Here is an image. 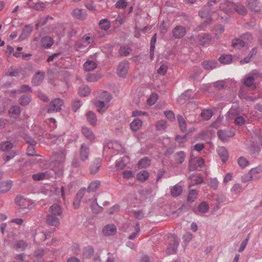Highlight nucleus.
<instances>
[{
    "label": "nucleus",
    "instance_id": "obj_1",
    "mask_svg": "<svg viewBox=\"0 0 262 262\" xmlns=\"http://www.w3.org/2000/svg\"><path fill=\"white\" fill-rule=\"evenodd\" d=\"M168 242L169 244L165 250L166 253L169 255L175 254L179 244L177 237L173 234H170L168 236Z\"/></svg>",
    "mask_w": 262,
    "mask_h": 262
},
{
    "label": "nucleus",
    "instance_id": "obj_2",
    "mask_svg": "<svg viewBox=\"0 0 262 262\" xmlns=\"http://www.w3.org/2000/svg\"><path fill=\"white\" fill-rule=\"evenodd\" d=\"M63 103V100L60 98L53 99L47 106L48 112L51 113L60 112Z\"/></svg>",
    "mask_w": 262,
    "mask_h": 262
},
{
    "label": "nucleus",
    "instance_id": "obj_3",
    "mask_svg": "<svg viewBox=\"0 0 262 262\" xmlns=\"http://www.w3.org/2000/svg\"><path fill=\"white\" fill-rule=\"evenodd\" d=\"M129 69V63L127 60L121 61L117 68V74L120 77L125 78Z\"/></svg>",
    "mask_w": 262,
    "mask_h": 262
},
{
    "label": "nucleus",
    "instance_id": "obj_4",
    "mask_svg": "<svg viewBox=\"0 0 262 262\" xmlns=\"http://www.w3.org/2000/svg\"><path fill=\"white\" fill-rule=\"evenodd\" d=\"M15 203L20 209H30L32 203L31 201L22 195H18L15 199Z\"/></svg>",
    "mask_w": 262,
    "mask_h": 262
},
{
    "label": "nucleus",
    "instance_id": "obj_5",
    "mask_svg": "<svg viewBox=\"0 0 262 262\" xmlns=\"http://www.w3.org/2000/svg\"><path fill=\"white\" fill-rule=\"evenodd\" d=\"M209 7L207 4V6H205L199 12V15L202 18H207V20L205 21L202 26L207 24L211 20V17L212 12L210 10Z\"/></svg>",
    "mask_w": 262,
    "mask_h": 262
},
{
    "label": "nucleus",
    "instance_id": "obj_6",
    "mask_svg": "<svg viewBox=\"0 0 262 262\" xmlns=\"http://www.w3.org/2000/svg\"><path fill=\"white\" fill-rule=\"evenodd\" d=\"M121 148V145L117 142H112L107 143L104 146V151L106 153L114 154V151H119ZM115 154V153H114Z\"/></svg>",
    "mask_w": 262,
    "mask_h": 262
},
{
    "label": "nucleus",
    "instance_id": "obj_7",
    "mask_svg": "<svg viewBox=\"0 0 262 262\" xmlns=\"http://www.w3.org/2000/svg\"><path fill=\"white\" fill-rule=\"evenodd\" d=\"M186 33L185 27L182 25L176 26L172 31L173 37L176 39H180L183 37Z\"/></svg>",
    "mask_w": 262,
    "mask_h": 262
},
{
    "label": "nucleus",
    "instance_id": "obj_8",
    "mask_svg": "<svg viewBox=\"0 0 262 262\" xmlns=\"http://www.w3.org/2000/svg\"><path fill=\"white\" fill-rule=\"evenodd\" d=\"M204 165V161L202 158H198L193 159L192 157L189 160V168L190 170H197L199 168H202Z\"/></svg>",
    "mask_w": 262,
    "mask_h": 262
},
{
    "label": "nucleus",
    "instance_id": "obj_9",
    "mask_svg": "<svg viewBox=\"0 0 262 262\" xmlns=\"http://www.w3.org/2000/svg\"><path fill=\"white\" fill-rule=\"evenodd\" d=\"M33 27L31 25H26L23 29L21 34L18 37L19 41H22L26 39L32 32Z\"/></svg>",
    "mask_w": 262,
    "mask_h": 262
},
{
    "label": "nucleus",
    "instance_id": "obj_10",
    "mask_svg": "<svg viewBox=\"0 0 262 262\" xmlns=\"http://www.w3.org/2000/svg\"><path fill=\"white\" fill-rule=\"evenodd\" d=\"M72 16L79 20H84L86 18V11L83 9L76 8L71 12Z\"/></svg>",
    "mask_w": 262,
    "mask_h": 262
},
{
    "label": "nucleus",
    "instance_id": "obj_11",
    "mask_svg": "<svg viewBox=\"0 0 262 262\" xmlns=\"http://www.w3.org/2000/svg\"><path fill=\"white\" fill-rule=\"evenodd\" d=\"M219 138L223 141H226L228 138L234 136V132L230 129L220 130L217 132Z\"/></svg>",
    "mask_w": 262,
    "mask_h": 262
},
{
    "label": "nucleus",
    "instance_id": "obj_12",
    "mask_svg": "<svg viewBox=\"0 0 262 262\" xmlns=\"http://www.w3.org/2000/svg\"><path fill=\"white\" fill-rule=\"evenodd\" d=\"M58 216V215L49 214L46 217L47 224L51 226H58L60 225V220Z\"/></svg>",
    "mask_w": 262,
    "mask_h": 262
},
{
    "label": "nucleus",
    "instance_id": "obj_13",
    "mask_svg": "<svg viewBox=\"0 0 262 262\" xmlns=\"http://www.w3.org/2000/svg\"><path fill=\"white\" fill-rule=\"evenodd\" d=\"M117 232V228L113 224H108L103 228V233L105 236H113Z\"/></svg>",
    "mask_w": 262,
    "mask_h": 262
},
{
    "label": "nucleus",
    "instance_id": "obj_14",
    "mask_svg": "<svg viewBox=\"0 0 262 262\" xmlns=\"http://www.w3.org/2000/svg\"><path fill=\"white\" fill-rule=\"evenodd\" d=\"M96 97L98 100H103L105 102L109 103L111 100L112 97L110 93L106 91H100L96 94Z\"/></svg>",
    "mask_w": 262,
    "mask_h": 262
},
{
    "label": "nucleus",
    "instance_id": "obj_15",
    "mask_svg": "<svg viewBox=\"0 0 262 262\" xmlns=\"http://www.w3.org/2000/svg\"><path fill=\"white\" fill-rule=\"evenodd\" d=\"M95 105L99 113H103L109 107L110 104L109 103L105 102L103 100H97Z\"/></svg>",
    "mask_w": 262,
    "mask_h": 262
},
{
    "label": "nucleus",
    "instance_id": "obj_16",
    "mask_svg": "<svg viewBox=\"0 0 262 262\" xmlns=\"http://www.w3.org/2000/svg\"><path fill=\"white\" fill-rule=\"evenodd\" d=\"M43 255L44 250L42 248H38L30 257V259L34 262H40V259Z\"/></svg>",
    "mask_w": 262,
    "mask_h": 262
},
{
    "label": "nucleus",
    "instance_id": "obj_17",
    "mask_svg": "<svg viewBox=\"0 0 262 262\" xmlns=\"http://www.w3.org/2000/svg\"><path fill=\"white\" fill-rule=\"evenodd\" d=\"M40 42L42 47L45 49L51 48L54 43L53 39L51 37L47 36L42 37Z\"/></svg>",
    "mask_w": 262,
    "mask_h": 262
},
{
    "label": "nucleus",
    "instance_id": "obj_18",
    "mask_svg": "<svg viewBox=\"0 0 262 262\" xmlns=\"http://www.w3.org/2000/svg\"><path fill=\"white\" fill-rule=\"evenodd\" d=\"M247 7L251 10L258 12L260 8V4L257 0H247Z\"/></svg>",
    "mask_w": 262,
    "mask_h": 262
},
{
    "label": "nucleus",
    "instance_id": "obj_19",
    "mask_svg": "<svg viewBox=\"0 0 262 262\" xmlns=\"http://www.w3.org/2000/svg\"><path fill=\"white\" fill-rule=\"evenodd\" d=\"M234 3H231L229 1H226L224 3L221 4L220 9L224 11L226 13H230L231 10L233 8Z\"/></svg>",
    "mask_w": 262,
    "mask_h": 262
},
{
    "label": "nucleus",
    "instance_id": "obj_20",
    "mask_svg": "<svg viewBox=\"0 0 262 262\" xmlns=\"http://www.w3.org/2000/svg\"><path fill=\"white\" fill-rule=\"evenodd\" d=\"M101 164V160L100 158L95 159L90 166L91 174H96L99 170Z\"/></svg>",
    "mask_w": 262,
    "mask_h": 262
},
{
    "label": "nucleus",
    "instance_id": "obj_21",
    "mask_svg": "<svg viewBox=\"0 0 262 262\" xmlns=\"http://www.w3.org/2000/svg\"><path fill=\"white\" fill-rule=\"evenodd\" d=\"M258 172L257 168L251 169L248 173L243 176L242 177V180L243 182H247L251 180L254 179V174Z\"/></svg>",
    "mask_w": 262,
    "mask_h": 262
},
{
    "label": "nucleus",
    "instance_id": "obj_22",
    "mask_svg": "<svg viewBox=\"0 0 262 262\" xmlns=\"http://www.w3.org/2000/svg\"><path fill=\"white\" fill-rule=\"evenodd\" d=\"M45 76L44 72H38L36 73L32 80V83L34 85H39L42 81Z\"/></svg>",
    "mask_w": 262,
    "mask_h": 262
},
{
    "label": "nucleus",
    "instance_id": "obj_23",
    "mask_svg": "<svg viewBox=\"0 0 262 262\" xmlns=\"http://www.w3.org/2000/svg\"><path fill=\"white\" fill-rule=\"evenodd\" d=\"M66 152L64 149H61L54 152L55 161L59 163L63 162L66 158Z\"/></svg>",
    "mask_w": 262,
    "mask_h": 262
},
{
    "label": "nucleus",
    "instance_id": "obj_24",
    "mask_svg": "<svg viewBox=\"0 0 262 262\" xmlns=\"http://www.w3.org/2000/svg\"><path fill=\"white\" fill-rule=\"evenodd\" d=\"M89 154V147L86 145L83 144L81 146L80 150V158L82 161H85L88 159Z\"/></svg>",
    "mask_w": 262,
    "mask_h": 262
},
{
    "label": "nucleus",
    "instance_id": "obj_25",
    "mask_svg": "<svg viewBox=\"0 0 262 262\" xmlns=\"http://www.w3.org/2000/svg\"><path fill=\"white\" fill-rule=\"evenodd\" d=\"M49 214L60 216L62 214V211L60 206L57 204H54L49 208Z\"/></svg>",
    "mask_w": 262,
    "mask_h": 262
},
{
    "label": "nucleus",
    "instance_id": "obj_26",
    "mask_svg": "<svg viewBox=\"0 0 262 262\" xmlns=\"http://www.w3.org/2000/svg\"><path fill=\"white\" fill-rule=\"evenodd\" d=\"M217 153L223 162H226L228 158V152L227 149L224 147H219L217 149Z\"/></svg>",
    "mask_w": 262,
    "mask_h": 262
},
{
    "label": "nucleus",
    "instance_id": "obj_27",
    "mask_svg": "<svg viewBox=\"0 0 262 262\" xmlns=\"http://www.w3.org/2000/svg\"><path fill=\"white\" fill-rule=\"evenodd\" d=\"M202 64L206 70H212L217 67V62L214 60H208L203 61Z\"/></svg>",
    "mask_w": 262,
    "mask_h": 262
},
{
    "label": "nucleus",
    "instance_id": "obj_28",
    "mask_svg": "<svg viewBox=\"0 0 262 262\" xmlns=\"http://www.w3.org/2000/svg\"><path fill=\"white\" fill-rule=\"evenodd\" d=\"M20 108L17 105L12 106L9 110L10 116L13 118H18L20 114Z\"/></svg>",
    "mask_w": 262,
    "mask_h": 262
},
{
    "label": "nucleus",
    "instance_id": "obj_29",
    "mask_svg": "<svg viewBox=\"0 0 262 262\" xmlns=\"http://www.w3.org/2000/svg\"><path fill=\"white\" fill-rule=\"evenodd\" d=\"M142 124V120L136 118L130 123V127L133 131L136 132L141 128Z\"/></svg>",
    "mask_w": 262,
    "mask_h": 262
},
{
    "label": "nucleus",
    "instance_id": "obj_30",
    "mask_svg": "<svg viewBox=\"0 0 262 262\" xmlns=\"http://www.w3.org/2000/svg\"><path fill=\"white\" fill-rule=\"evenodd\" d=\"M82 133L83 135L89 140L93 141L95 139V136L92 130L88 127H83L82 128Z\"/></svg>",
    "mask_w": 262,
    "mask_h": 262
},
{
    "label": "nucleus",
    "instance_id": "obj_31",
    "mask_svg": "<svg viewBox=\"0 0 262 262\" xmlns=\"http://www.w3.org/2000/svg\"><path fill=\"white\" fill-rule=\"evenodd\" d=\"M236 12L241 15H245L247 13V10L246 7L238 3H234L233 8Z\"/></svg>",
    "mask_w": 262,
    "mask_h": 262
},
{
    "label": "nucleus",
    "instance_id": "obj_32",
    "mask_svg": "<svg viewBox=\"0 0 262 262\" xmlns=\"http://www.w3.org/2000/svg\"><path fill=\"white\" fill-rule=\"evenodd\" d=\"M12 182L10 181H3L0 182V193H4L10 190Z\"/></svg>",
    "mask_w": 262,
    "mask_h": 262
},
{
    "label": "nucleus",
    "instance_id": "obj_33",
    "mask_svg": "<svg viewBox=\"0 0 262 262\" xmlns=\"http://www.w3.org/2000/svg\"><path fill=\"white\" fill-rule=\"evenodd\" d=\"M83 68L84 70L86 71H92L97 68V64L93 60H88L84 63Z\"/></svg>",
    "mask_w": 262,
    "mask_h": 262
},
{
    "label": "nucleus",
    "instance_id": "obj_34",
    "mask_svg": "<svg viewBox=\"0 0 262 262\" xmlns=\"http://www.w3.org/2000/svg\"><path fill=\"white\" fill-rule=\"evenodd\" d=\"M177 119L181 131L183 132H186L187 130V124L183 116L179 114L177 116Z\"/></svg>",
    "mask_w": 262,
    "mask_h": 262
},
{
    "label": "nucleus",
    "instance_id": "obj_35",
    "mask_svg": "<svg viewBox=\"0 0 262 262\" xmlns=\"http://www.w3.org/2000/svg\"><path fill=\"white\" fill-rule=\"evenodd\" d=\"M86 118L91 125L93 126H95L96 125L97 119L96 115L94 112L92 111L88 112L86 113Z\"/></svg>",
    "mask_w": 262,
    "mask_h": 262
},
{
    "label": "nucleus",
    "instance_id": "obj_36",
    "mask_svg": "<svg viewBox=\"0 0 262 262\" xmlns=\"http://www.w3.org/2000/svg\"><path fill=\"white\" fill-rule=\"evenodd\" d=\"M189 186L191 187L195 184H200L202 183L203 179L199 175H193L190 177Z\"/></svg>",
    "mask_w": 262,
    "mask_h": 262
},
{
    "label": "nucleus",
    "instance_id": "obj_37",
    "mask_svg": "<svg viewBox=\"0 0 262 262\" xmlns=\"http://www.w3.org/2000/svg\"><path fill=\"white\" fill-rule=\"evenodd\" d=\"M212 39V36L209 34H203L200 39V43L202 45L209 44Z\"/></svg>",
    "mask_w": 262,
    "mask_h": 262
},
{
    "label": "nucleus",
    "instance_id": "obj_38",
    "mask_svg": "<svg viewBox=\"0 0 262 262\" xmlns=\"http://www.w3.org/2000/svg\"><path fill=\"white\" fill-rule=\"evenodd\" d=\"M27 246L28 244L25 241L20 240L16 242L14 245V247L17 250L23 251L27 248Z\"/></svg>",
    "mask_w": 262,
    "mask_h": 262
},
{
    "label": "nucleus",
    "instance_id": "obj_39",
    "mask_svg": "<svg viewBox=\"0 0 262 262\" xmlns=\"http://www.w3.org/2000/svg\"><path fill=\"white\" fill-rule=\"evenodd\" d=\"M13 144L10 141H4L0 144V150L8 151L13 148Z\"/></svg>",
    "mask_w": 262,
    "mask_h": 262
},
{
    "label": "nucleus",
    "instance_id": "obj_40",
    "mask_svg": "<svg viewBox=\"0 0 262 262\" xmlns=\"http://www.w3.org/2000/svg\"><path fill=\"white\" fill-rule=\"evenodd\" d=\"M213 115V112L210 109L204 110L201 114V117L205 120H209Z\"/></svg>",
    "mask_w": 262,
    "mask_h": 262
},
{
    "label": "nucleus",
    "instance_id": "obj_41",
    "mask_svg": "<svg viewBox=\"0 0 262 262\" xmlns=\"http://www.w3.org/2000/svg\"><path fill=\"white\" fill-rule=\"evenodd\" d=\"M238 115L237 110L236 108H231L227 113L226 117L227 120H231L234 119Z\"/></svg>",
    "mask_w": 262,
    "mask_h": 262
},
{
    "label": "nucleus",
    "instance_id": "obj_42",
    "mask_svg": "<svg viewBox=\"0 0 262 262\" xmlns=\"http://www.w3.org/2000/svg\"><path fill=\"white\" fill-rule=\"evenodd\" d=\"M150 164V160L145 157L140 160L138 163V166L140 168H145L148 167Z\"/></svg>",
    "mask_w": 262,
    "mask_h": 262
},
{
    "label": "nucleus",
    "instance_id": "obj_43",
    "mask_svg": "<svg viewBox=\"0 0 262 262\" xmlns=\"http://www.w3.org/2000/svg\"><path fill=\"white\" fill-rule=\"evenodd\" d=\"M100 182L98 180H95L92 182L89 185L87 190L88 192H94L96 191L100 186Z\"/></svg>",
    "mask_w": 262,
    "mask_h": 262
},
{
    "label": "nucleus",
    "instance_id": "obj_44",
    "mask_svg": "<svg viewBox=\"0 0 262 262\" xmlns=\"http://www.w3.org/2000/svg\"><path fill=\"white\" fill-rule=\"evenodd\" d=\"M50 176L47 172H40L32 176V178L34 181H40L46 178H49Z\"/></svg>",
    "mask_w": 262,
    "mask_h": 262
},
{
    "label": "nucleus",
    "instance_id": "obj_45",
    "mask_svg": "<svg viewBox=\"0 0 262 262\" xmlns=\"http://www.w3.org/2000/svg\"><path fill=\"white\" fill-rule=\"evenodd\" d=\"M254 81V77L253 74L247 75L243 80L244 84L247 86H250L253 85Z\"/></svg>",
    "mask_w": 262,
    "mask_h": 262
},
{
    "label": "nucleus",
    "instance_id": "obj_46",
    "mask_svg": "<svg viewBox=\"0 0 262 262\" xmlns=\"http://www.w3.org/2000/svg\"><path fill=\"white\" fill-rule=\"evenodd\" d=\"M209 205L208 203L205 201L201 203L198 207L199 212L202 213H207L209 210Z\"/></svg>",
    "mask_w": 262,
    "mask_h": 262
},
{
    "label": "nucleus",
    "instance_id": "obj_47",
    "mask_svg": "<svg viewBox=\"0 0 262 262\" xmlns=\"http://www.w3.org/2000/svg\"><path fill=\"white\" fill-rule=\"evenodd\" d=\"M232 46L234 48L239 49L245 46V42L242 38H235L232 41Z\"/></svg>",
    "mask_w": 262,
    "mask_h": 262
},
{
    "label": "nucleus",
    "instance_id": "obj_48",
    "mask_svg": "<svg viewBox=\"0 0 262 262\" xmlns=\"http://www.w3.org/2000/svg\"><path fill=\"white\" fill-rule=\"evenodd\" d=\"M94 253L93 248L91 246H88L83 248L82 255L84 258L91 257Z\"/></svg>",
    "mask_w": 262,
    "mask_h": 262
},
{
    "label": "nucleus",
    "instance_id": "obj_49",
    "mask_svg": "<svg viewBox=\"0 0 262 262\" xmlns=\"http://www.w3.org/2000/svg\"><path fill=\"white\" fill-rule=\"evenodd\" d=\"M149 177V173L146 170H142L137 175V179L138 180L144 182L147 180Z\"/></svg>",
    "mask_w": 262,
    "mask_h": 262
},
{
    "label": "nucleus",
    "instance_id": "obj_50",
    "mask_svg": "<svg viewBox=\"0 0 262 262\" xmlns=\"http://www.w3.org/2000/svg\"><path fill=\"white\" fill-rule=\"evenodd\" d=\"M156 128L158 131H164L167 128L166 122L163 120L157 121L156 123Z\"/></svg>",
    "mask_w": 262,
    "mask_h": 262
},
{
    "label": "nucleus",
    "instance_id": "obj_51",
    "mask_svg": "<svg viewBox=\"0 0 262 262\" xmlns=\"http://www.w3.org/2000/svg\"><path fill=\"white\" fill-rule=\"evenodd\" d=\"M232 60V56L228 54L222 55L219 59L220 62L224 64H229L231 62Z\"/></svg>",
    "mask_w": 262,
    "mask_h": 262
},
{
    "label": "nucleus",
    "instance_id": "obj_52",
    "mask_svg": "<svg viewBox=\"0 0 262 262\" xmlns=\"http://www.w3.org/2000/svg\"><path fill=\"white\" fill-rule=\"evenodd\" d=\"M31 100V97L30 95H25L22 96L19 99L18 101L21 105H27Z\"/></svg>",
    "mask_w": 262,
    "mask_h": 262
},
{
    "label": "nucleus",
    "instance_id": "obj_53",
    "mask_svg": "<svg viewBox=\"0 0 262 262\" xmlns=\"http://www.w3.org/2000/svg\"><path fill=\"white\" fill-rule=\"evenodd\" d=\"M182 192V188L181 186L178 185H174L171 189V194L174 197L179 196Z\"/></svg>",
    "mask_w": 262,
    "mask_h": 262
},
{
    "label": "nucleus",
    "instance_id": "obj_54",
    "mask_svg": "<svg viewBox=\"0 0 262 262\" xmlns=\"http://www.w3.org/2000/svg\"><path fill=\"white\" fill-rule=\"evenodd\" d=\"M90 88L86 85H82L79 88L78 93L82 96H86L90 93Z\"/></svg>",
    "mask_w": 262,
    "mask_h": 262
},
{
    "label": "nucleus",
    "instance_id": "obj_55",
    "mask_svg": "<svg viewBox=\"0 0 262 262\" xmlns=\"http://www.w3.org/2000/svg\"><path fill=\"white\" fill-rule=\"evenodd\" d=\"M198 192L196 190L191 189L189 191L187 201L190 203L193 202L198 198Z\"/></svg>",
    "mask_w": 262,
    "mask_h": 262
},
{
    "label": "nucleus",
    "instance_id": "obj_56",
    "mask_svg": "<svg viewBox=\"0 0 262 262\" xmlns=\"http://www.w3.org/2000/svg\"><path fill=\"white\" fill-rule=\"evenodd\" d=\"M208 185L211 188L216 190L219 185V181L216 178H210L207 180Z\"/></svg>",
    "mask_w": 262,
    "mask_h": 262
},
{
    "label": "nucleus",
    "instance_id": "obj_57",
    "mask_svg": "<svg viewBox=\"0 0 262 262\" xmlns=\"http://www.w3.org/2000/svg\"><path fill=\"white\" fill-rule=\"evenodd\" d=\"M176 161L178 163L182 164L185 159L186 155L184 151H180L176 154Z\"/></svg>",
    "mask_w": 262,
    "mask_h": 262
},
{
    "label": "nucleus",
    "instance_id": "obj_58",
    "mask_svg": "<svg viewBox=\"0 0 262 262\" xmlns=\"http://www.w3.org/2000/svg\"><path fill=\"white\" fill-rule=\"evenodd\" d=\"M16 155V152L14 150H11L10 152H6L3 155V159L6 162L10 161Z\"/></svg>",
    "mask_w": 262,
    "mask_h": 262
},
{
    "label": "nucleus",
    "instance_id": "obj_59",
    "mask_svg": "<svg viewBox=\"0 0 262 262\" xmlns=\"http://www.w3.org/2000/svg\"><path fill=\"white\" fill-rule=\"evenodd\" d=\"M110 23L107 19H102L100 21V27L104 30H106L110 27Z\"/></svg>",
    "mask_w": 262,
    "mask_h": 262
},
{
    "label": "nucleus",
    "instance_id": "obj_60",
    "mask_svg": "<svg viewBox=\"0 0 262 262\" xmlns=\"http://www.w3.org/2000/svg\"><path fill=\"white\" fill-rule=\"evenodd\" d=\"M132 50L128 47H121L119 50V54L121 56H126L129 55Z\"/></svg>",
    "mask_w": 262,
    "mask_h": 262
},
{
    "label": "nucleus",
    "instance_id": "obj_61",
    "mask_svg": "<svg viewBox=\"0 0 262 262\" xmlns=\"http://www.w3.org/2000/svg\"><path fill=\"white\" fill-rule=\"evenodd\" d=\"M91 208L93 212L96 213L101 212L103 210V208L97 204L96 199H95V202L91 205Z\"/></svg>",
    "mask_w": 262,
    "mask_h": 262
},
{
    "label": "nucleus",
    "instance_id": "obj_62",
    "mask_svg": "<svg viewBox=\"0 0 262 262\" xmlns=\"http://www.w3.org/2000/svg\"><path fill=\"white\" fill-rule=\"evenodd\" d=\"M158 98V96L157 94L152 93L147 99V102L150 105H153L156 102Z\"/></svg>",
    "mask_w": 262,
    "mask_h": 262
},
{
    "label": "nucleus",
    "instance_id": "obj_63",
    "mask_svg": "<svg viewBox=\"0 0 262 262\" xmlns=\"http://www.w3.org/2000/svg\"><path fill=\"white\" fill-rule=\"evenodd\" d=\"M135 232H133L128 237L130 239H134L139 235V234L140 232V228L139 223H137L136 224V225L135 226Z\"/></svg>",
    "mask_w": 262,
    "mask_h": 262
},
{
    "label": "nucleus",
    "instance_id": "obj_64",
    "mask_svg": "<svg viewBox=\"0 0 262 262\" xmlns=\"http://www.w3.org/2000/svg\"><path fill=\"white\" fill-rule=\"evenodd\" d=\"M234 119V123L237 126H242L245 123V119L242 116L238 115Z\"/></svg>",
    "mask_w": 262,
    "mask_h": 262
}]
</instances>
